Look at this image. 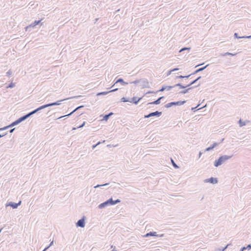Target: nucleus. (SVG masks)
<instances>
[{"label": "nucleus", "instance_id": "39", "mask_svg": "<svg viewBox=\"0 0 251 251\" xmlns=\"http://www.w3.org/2000/svg\"><path fill=\"white\" fill-rule=\"evenodd\" d=\"M18 121L19 122V124H20L21 123H22V122L24 121L22 118V117H20L19 118H18L17 119Z\"/></svg>", "mask_w": 251, "mask_h": 251}, {"label": "nucleus", "instance_id": "62", "mask_svg": "<svg viewBox=\"0 0 251 251\" xmlns=\"http://www.w3.org/2000/svg\"><path fill=\"white\" fill-rule=\"evenodd\" d=\"M77 128V127H73V128H72V130H75V129H76Z\"/></svg>", "mask_w": 251, "mask_h": 251}, {"label": "nucleus", "instance_id": "46", "mask_svg": "<svg viewBox=\"0 0 251 251\" xmlns=\"http://www.w3.org/2000/svg\"><path fill=\"white\" fill-rule=\"evenodd\" d=\"M152 236H155V237H157L158 234L155 231H152Z\"/></svg>", "mask_w": 251, "mask_h": 251}, {"label": "nucleus", "instance_id": "30", "mask_svg": "<svg viewBox=\"0 0 251 251\" xmlns=\"http://www.w3.org/2000/svg\"><path fill=\"white\" fill-rule=\"evenodd\" d=\"M188 92V90H187L186 89H184L180 92H179V94H186Z\"/></svg>", "mask_w": 251, "mask_h": 251}, {"label": "nucleus", "instance_id": "24", "mask_svg": "<svg viewBox=\"0 0 251 251\" xmlns=\"http://www.w3.org/2000/svg\"><path fill=\"white\" fill-rule=\"evenodd\" d=\"M76 111H72L71 113L68 114H66L65 115H64V116H60L59 117H58L57 119H60L62 118H63V117H69L71 115H72L74 112H75Z\"/></svg>", "mask_w": 251, "mask_h": 251}, {"label": "nucleus", "instance_id": "16", "mask_svg": "<svg viewBox=\"0 0 251 251\" xmlns=\"http://www.w3.org/2000/svg\"><path fill=\"white\" fill-rule=\"evenodd\" d=\"M118 90V88H115V89H112V90L108 91H104V92H99L97 94V96H100V95H106L110 92H115V91H117Z\"/></svg>", "mask_w": 251, "mask_h": 251}, {"label": "nucleus", "instance_id": "33", "mask_svg": "<svg viewBox=\"0 0 251 251\" xmlns=\"http://www.w3.org/2000/svg\"><path fill=\"white\" fill-rule=\"evenodd\" d=\"M225 54H226V55L233 56L235 55L236 54V53H232L230 52H227L225 53Z\"/></svg>", "mask_w": 251, "mask_h": 251}, {"label": "nucleus", "instance_id": "11", "mask_svg": "<svg viewBox=\"0 0 251 251\" xmlns=\"http://www.w3.org/2000/svg\"><path fill=\"white\" fill-rule=\"evenodd\" d=\"M22 203V201H20L18 203H15L14 202H9L6 204V207L10 206L13 209H16Z\"/></svg>", "mask_w": 251, "mask_h": 251}, {"label": "nucleus", "instance_id": "5", "mask_svg": "<svg viewBox=\"0 0 251 251\" xmlns=\"http://www.w3.org/2000/svg\"><path fill=\"white\" fill-rule=\"evenodd\" d=\"M186 100H179L177 101L171 102L164 105L163 108H169L173 106L181 105L186 102Z\"/></svg>", "mask_w": 251, "mask_h": 251}, {"label": "nucleus", "instance_id": "2", "mask_svg": "<svg viewBox=\"0 0 251 251\" xmlns=\"http://www.w3.org/2000/svg\"><path fill=\"white\" fill-rule=\"evenodd\" d=\"M233 156V155H224L220 156L219 158L217 160H216L214 162V165L216 167H218L221 165H222L224 163H225L226 161L228 160V159H230L232 158Z\"/></svg>", "mask_w": 251, "mask_h": 251}, {"label": "nucleus", "instance_id": "63", "mask_svg": "<svg viewBox=\"0 0 251 251\" xmlns=\"http://www.w3.org/2000/svg\"><path fill=\"white\" fill-rule=\"evenodd\" d=\"M226 245H228V247H230L231 245V243L228 244Z\"/></svg>", "mask_w": 251, "mask_h": 251}, {"label": "nucleus", "instance_id": "56", "mask_svg": "<svg viewBox=\"0 0 251 251\" xmlns=\"http://www.w3.org/2000/svg\"><path fill=\"white\" fill-rule=\"evenodd\" d=\"M221 56H226V54H225V53H221L220 54Z\"/></svg>", "mask_w": 251, "mask_h": 251}, {"label": "nucleus", "instance_id": "37", "mask_svg": "<svg viewBox=\"0 0 251 251\" xmlns=\"http://www.w3.org/2000/svg\"><path fill=\"white\" fill-rule=\"evenodd\" d=\"M200 84H201V83H199L197 86H193V87H189V88H187L186 89L188 90V92H189V91H190V90L192 89L193 88H195L196 87H198V86H200Z\"/></svg>", "mask_w": 251, "mask_h": 251}, {"label": "nucleus", "instance_id": "40", "mask_svg": "<svg viewBox=\"0 0 251 251\" xmlns=\"http://www.w3.org/2000/svg\"><path fill=\"white\" fill-rule=\"evenodd\" d=\"M7 132H4L2 134H0V138L4 137L6 135H7Z\"/></svg>", "mask_w": 251, "mask_h": 251}, {"label": "nucleus", "instance_id": "7", "mask_svg": "<svg viewBox=\"0 0 251 251\" xmlns=\"http://www.w3.org/2000/svg\"><path fill=\"white\" fill-rule=\"evenodd\" d=\"M41 20H36L30 25L26 26L25 27V31L28 32L31 31L32 29L34 28L36 25H38L40 23Z\"/></svg>", "mask_w": 251, "mask_h": 251}, {"label": "nucleus", "instance_id": "12", "mask_svg": "<svg viewBox=\"0 0 251 251\" xmlns=\"http://www.w3.org/2000/svg\"><path fill=\"white\" fill-rule=\"evenodd\" d=\"M205 182H209L210 183L214 184H216L218 182V178L216 177H211L209 178L204 180Z\"/></svg>", "mask_w": 251, "mask_h": 251}, {"label": "nucleus", "instance_id": "45", "mask_svg": "<svg viewBox=\"0 0 251 251\" xmlns=\"http://www.w3.org/2000/svg\"><path fill=\"white\" fill-rule=\"evenodd\" d=\"M16 129L15 127L13 128H11L9 130V133H12L14 132V131L15 130V129Z\"/></svg>", "mask_w": 251, "mask_h": 251}, {"label": "nucleus", "instance_id": "32", "mask_svg": "<svg viewBox=\"0 0 251 251\" xmlns=\"http://www.w3.org/2000/svg\"><path fill=\"white\" fill-rule=\"evenodd\" d=\"M130 83L135 84H139V79H137V80H136L135 81H131V82H130Z\"/></svg>", "mask_w": 251, "mask_h": 251}, {"label": "nucleus", "instance_id": "51", "mask_svg": "<svg viewBox=\"0 0 251 251\" xmlns=\"http://www.w3.org/2000/svg\"><path fill=\"white\" fill-rule=\"evenodd\" d=\"M172 72H173V71H172V70H170L169 71H168V73H167V75H170L171 74V73H172Z\"/></svg>", "mask_w": 251, "mask_h": 251}, {"label": "nucleus", "instance_id": "8", "mask_svg": "<svg viewBox=\"0 0 251 251\" xmlns=\"http://www.w3.org/2000/svg\"><path fill=\"white\" fill-rule=\"evenodd\" d=\"M139 86L142 88H149L150 87L147 79L143 78L139 79Z\"/></svg>", "mask_w": 251, "mask_h": 251}, {"label": "nucleus", "instance_id": "28", "mask_svg": "<svg viewBox=\"0 0 251 251\" xmlns=\"http://www.w3.org/2000/svg\"><path fill=\"white\" fill-rule=\"evenodd\" d=\"M9 128H11V127L10 126V125H8V126H5L3 127H1L0 128V131H2V130H6V129H7Z\"/></svg>", "mask_w": 251, "mask_h": 251}, {"label": "nucleus", "instance_id": "22", "mask_svg": "<svg viewBox=\"0 0 251 251\" xmlns=\"http://www.w3.org/2000/svg\"><path fill=\"white\" fill-rule=\"evenodd\" d=\"M251 249V244H249L247 246L243 247L241 248L240 251H244L246 250H250Z\"/></svg>", "mask_w": 251, "mask_h": 251}, {"label": "nucleus", "instance_id": "9", "mask_svg": "<svg viewBox=\"0 0 251 251\" xmlns=\"http://www.w3.org/2000/svg\"><path fill=\"white\" fill-rule=\"evenodd\" d=\"M85 217L83 216L76 223V226L80 227L82 228L84 227L85 226Z\"/></svg>", "mask_w": 251, "mask_h": 251}, {"label": "nucleus", "instance_id": "15", "mask_svg": "<svg viewBox=\"0 0 251 251\" xmlns=\"http://www.w3.org/2000/svg\"><path fill=\"white\" fill-rule=\"evenodd\" d=\"M163 99H164V97L163 96L159 97L158 99H157L156 100L151 102H148L147 105H150V104H159L160 103L161 100Z\"/></svg>", "mask_w": 251, "mask_h": 251}, {"label": "nucleus", "instance_id": "6", "mask_svg": "<svg viewBox=\"0 0 251 251\" xmlns=\"http://www.w3.org/2000/svg\"><path fill=\"white\" fill-rule=\"evenodd\" d=\"M201 78V76H200L199 77H198L196 79H195V80H193L192 81H191L189 84L186 85V86H184V85H183L181 83H178L176 84H175V86H178V87H179L181 89H184V88H187L188 87H189L191 85H192L193 84L196 83L199 80H200V79Z\"/></svg>", "mask_w": 251, "mask_h": 251}, {"label": "nucleus", "instance_id": "52", "mask_svg": "<svg viewBox=\"0 0 251 251\" xmlns=\"http://www.w3.org/2000/svg\"><path fill=\"white\" fill-rule=\"evenodd\" d=\"M107 114L108 115L109 117H110L111 116L113 115L114 114V113L113 112H110Z\"/></svg>", "mask_w": 251, "mask_h": 251}, {"label": "nucleus", "instance_id": "48", "mask_svg": "<svg viewBox=\"0 0 251 251\" xmlns=\"http://www.w3.org/2000/svg\"><path fill=\"white\" fill-rule=\"evenodd\" d=\"M164 237V234H158L157 237Z\"/></svg>", "mask_w": 251, "mask_h": 251}, {"label": "nucleus", "instance_id": "26", "mask_svg": "<svg viewBox=\"0 0 251 251\" xmlns=\"http://www.w3.org/2000/svg\"><path fill=\"white\" fill-rule=\"evenodd\" d=\"M100 116H102V115H101ZM110 117H109L108 114H105L104 116H103L102 119L101 120V121H107Z\"/></svg>", "mask_w": 251, "mask_h": 251}, {"label": "nucleus", "instance_id": "27", "mask_svg": "<svg viewBox=\"0 0 251 251\" xmlns=\"http://www.w3.org/2000/svg\"><path fill=\"white\" fill-rule=\"evenodd\" d=\"M152 231H150L148 233H147L146 234L144 235L143 236V237H145V238H146V237H150V236H152Z\"/></svg>", "mask_w": 251, "mask_h": 251}, {"label": "nucleus", "instance_id": "43", "mask_svg": "<svg viewBox=\"0 0 251 251\" xmlns=\"http://www.w3.org/2000/svg\"><path fill=\"white\" fill-rule=\"evenodd\" d=\"M192 75H193L192 73L187 75H183V78H188Z\"/></svg>", "mask_w": 251, "mask_h": 251}, {"label": "nucleus", "instance_id": "59", "mask_svg": "<svg viewBox=\"0 0 251 251\" xmlns=\"http://www.w3.org/2000/svg\"><path fill=\"white\" fill-rule=\"evenodd\" d=\"M203 64H204V63H202V64H199V65H197L195 67H198V66H201V65H203Z\"/></svg>", "mask_w": 251, "mask_h": 251}, {"label": "nucleus", "instance_id": "14", "mask_svg": "<svg viewBox=\"0 0 251 251\" xmlns=\"http://www.w3.org/2000/svg\"><path fill=\"white\" fill-rule=\"evenodd\" d=\"M38 111H31L30 112L25 114V115H24L22 116H21L23 119L24 121H25V120H26L27 118H28L29 117H30L31 116L33 115V114H35L37 112H38Z\"/></svg>", "mask_w": 251, "mask_h": 251}, {"label": "nucleus", "instance_id": "58", "mask_svg": "<svg viewBox=\"0 0 251 251\" xmlns=\"http://www.w3.org/2000/svg\"><path fill=\"white\" fill-rule=\"evenodd\" d=\"M48 249V247H46L42 251H46Z\"/></svg>", "mask_w": 251, "mask_h": 251}, {"label": "nucleus", "instance_id": "64", "mask_svg": "<svg viewBox=\"0 0 251 251\" xmlns=\"http://www.w3.org/2000/svg\"><path fill=\"white\" fill-rule=\"evenodd\" d=\"M226 245H228V247H230L231 245V243L228 244Z\"/></svg>", "mask_w": 251, "mask_h": 251}, {"label": "nucleus", "instance_id": "23", "mask_svg": "<svg viewBox=\"0 0 251 251\" xmlns=\"http://www.w3.org/2000/svg\"><path fill=\"white\" fill-rule=\"evenodd\" d=\"M19 123L17 119L15 121L12 122L9 125L11 127H12L15 126L19 125Z\"/></svg>", "mask_w": 251, "mask_h": 251}, {"label": "nucleus", "instance_id": "18", "mask_svg": "<svg viewBox=\"0 0 251 251\" xmlns=\"http://www.w3.org/2000/svg\"><path fill=\"white\" fill-rule=\"evenodd\" d=\"M118 83H120L122 85L128 84V83L125 82L122 78H119L116 81L112 87H113L116 84Z\"/></svg>", "mask_w": 251, "mask_h": 251}, {"label": "nucleus", "instance_id": "20", "mask_svg": "<svg viewBox=\"0 0 251 251\" xmlns=\"http://www.w3.org/2000/svg\"><path fill=\"white\" fill-rule=\"evenodd\" d=\"M201 104H197L196 106H193V107H191L190 108V110H201V109L207 106V104H205V105H203L202 106H201V107H200L199 108H197Z\"/></svg>", "mask_w": 251, "mask_h": 251}, {"label": "nucleus", "instance_id": "49", "mask_svg": "<svg viewBox=\"0 0 251 251\" xmlns=\"http://www.w3.org/2000/svg\"><path fill=\"white\" fill-rule=\"evenodd\" d=\"M53 241H52L50 243V245L47 247H48V249H49L50 246H51L53 245Z\"/></svg>", "mask_w": 251, "mask_h": 251}, {"label": "nucleus", "instance_id": "13", "mask_svg": "<svg viewBox=\"0 0 251 251\" xmlns=\"http://www.w3.org/2000/svg\"><path fill=\"white\" fill-rule=\"evenodd\" d=\"M177 86H175L174 85V86H166V85H163L162 87H161V88L157 92H163L164 91H165V90H167V91H170L174 87H176Z\"/></svg>", "mask_w": 251, "mask_h": 251}, {"label": "nucleus", "instance_id": "34", "mask_svg": "<svg viewBox=\"0 0 251 251\" xmlns=\"http://www.w3.org/2000/svg\"><path fill=\"white\" fill-rule=\"evenodd\" d=\"M234 38H238V39H241L242 38H241L242 36H239L237 33H235L234 34Z\"/></svg>", "mask_w": 251, "mask_h": 251}, {"label": "nucleus", "instance_id": "4", "mask_svg": "<svg viewBox=\"0 0 251 251\" xmlns=\"http://www.w3.org/2000/svg\"><path fill=\"white\" fill-rule=\"evenodd\" d=\"M142 98L133 97L131 99L128 98L123 97L121 99V101L123 102H129L135 104H138V102L141 100Z\"/></svg>", "mask_w": 251, "mask_h": 251}, {"label": "nucleus", "instance_id": "3", "mask_svg": "<svg viewBox=\"0 0 251 251\" xmlns=\"http://www.w3.org/2000/svg\"><path fill=\"white\" fill-rule=\"evenodd\" d=\"M68 99H63V100H58L57 101H56V102H51V103H48V104H44L43 105H41V106H40L37 108H36L34 110H42L44 108H47L48 107H50V106H54V105H60L61 104V101H63L65 100H68Z\"/></svg>", "mask_w": 251, "mask_h": 251}, {"label": "nucleus", "instance_id": "31", "mask_svg": "<svg viewBox=\"0 0 251 251\" xmlns=\"http://www.w3.org/2000/svg\"><path fill=\"white\" fill-rule=\"evenodd\" d=\"M15 84L12 82L7 86V88H13Z\"/></svg>", "mask_w": 251, "mask_h": 251}, {"label": "nucleus", "instance_id": "44", "mask_svg": "<svg viewBox=\"0 0 251 251\" xmlns=\"http://www.w3.org/2000/svg\"><path fill=\"white\" fill-rule=\"evenodd\" d=\"M228 247V245H226L224 248L221 249V251H225Z\"/></svg>", "mask_w": 251, "mask_h": 251}, {"label": "nucleus", "instance_id": "54", "mask_svg": "<svg viewBox=\"0 0 251 251\" xmlns=\"http://www.w3.org/2000/svg\"><path fill=\"white\" fill-rule=\"evenodd\" d=\"M97 146V145H96V144L93 145L92 146V149H95Z\"/></svg>", "mask_w": 251, "mask_h": 251}, {"label": "nucleus", "instance_id": "55", "mask_svg": "<svg viewBox=\"0 0 251 251\" xmlns=\"http://www.w3.org/2000/svg\"><path fill=\"white\" fill-rule=\"evenodd\" d=\"M202 153L201 152V151H200V152H199V158H200V157H201V155Z\"/></svg>", "mask_w": 251, "mask_h": 251}, {"label": "nucleus", "instance_id": "10", "mask_svg": "<svg viewBox=\"0 0 251 251\" xmlns=\"http://www.w3.org/2000/svg\"><path fill=\"white\" fill-rule=\"evenodd\" d=\"M161 114H162L161 111L159 112V111H155V112H153L149 113L148 115H145L144 118H149L150 117H154V116L158 117H159L160 116H161Z\"/></svg>", "mask_w": 251, "mask_h": 251}, {"label": "nucleus", "instance_id": "57", "mask_svg": "<svg viewBox=\"0 0 251 251\" xmlns=\"http://www.w3.org/2000/svg\"><path fill=\"white\" fill-rule=\"evenodd\" d=\"M80 97H81V96H77L74 97L73 98H80Z\"/></svg>", "mask_w": 251, "mask_h": 251}, {"label": "nucleus", "instance_id": "19", "mask_svg": "<svg viewBox=\"0 0 251 251\" xmlns=\"http://www.w3.org/2000/svg\"><path fill=\"white\" fill-rule=\"evenodd\" d=\"M249 122V121H248V120H246V121H242V120L241 119H240L238 121V123L240 127H242L243 126H246V124Z\"/></svg>", "mask_w": 251, "mask_h": 251}, {"label": "nucleus", "instance_id": "50", "mask_svg": "<svg viewBox=\"0 0 251 251\" xmlns=\"http://www.w3.org/2000/svg\"><path fill=\"white\" fill-rule=\"evenodd\" d=\"M178 70H179V68H175L172 69V70L173 72H174V71H178Z\"/></svg>", "mask_w": 251, "mask_h": 251}, {"label": "nucleus", "instance_id": "35", "mask_svg": "<svg viewBox=\"0 0 251 251\" xmlns=\"http://www.w3.org/2000/svg\"><path fill=\"white\" fill-rule=\"evenodd\" d=\"M172 161L173 162V165L175 168L177 169L179 168V167L174 162V160L172 159Z\"/></svg>", "mask_w": 251, "mask_h": 251}, {"label": "nucleus", "instance_id": "36", "mask_svg": "<svg viewBox=\"0 0 251 251\" xmlns=\"http://www.w3.org/2000/svg\"><path fill=\"white\" fill-rule=\"evenodd\" d=\"M85 124H86V122H83L82 123V124L80 125H79L77 127V128H82L85 125Z\"/></svg>", "mask_w": 251, "mask_h": 251}, {"label": "nucleus", "instance_id": "61", "mask_svg": "<svg viewBox=\"0 0 251 251\" xmlns=\"http://www.w3.org/2000/svg\"><path fill=\"white\" fill-rule=\"evenodd\" d=\"M221 251V249L219 248V249H218L217 250V251Z\"/></svg>", "mask_w": 251, "mask_h": 251}, {"label": "nucleus", "instance_id": "17", "mask_svg": "<svg viewBox=\"0 0 251 251\" xmlns=\"http://www.w3.org/2000/svg\"><path fill=\"white\" fill-rule=\"evenodd\" d=\"M220 144V143H218L217 142H214L212 145H211L210 146H209V147L206 148L205 149V151H211L214 148L216 147L217 146H218Z\"/></svg>", "mask_w": 251, "mask_h": 251}, {"label": "nucleus", "instance_id": "21", "mask_svg": "<svg viewBox=\"0 0 251 251\" xmlns=\"http://www.w3.org/2000/svg\"><path fill=\"white\" fill-rule=\"evenodd\" d=\"M209 66V64H207L206 65V66L203 67H201V68H199L198 69L196 70L194 73H192L193 75H195L197 73H198L199 72H201L202 71H203L205 69H206L208 66Z\"/></svg>", "mask_w": 251, "mask_h": 251}, {"label": "nucleus", "instance_id": "25", "mask_svg": "<svg viewBox=\"0 0 251 251\" xmlns=\"http://www.w3.org/2000/svg\"><path fill=\"white\" fill-rule=\"evenodd\" d=\"M109 184V183H106L103 184H98V185H96L95 186H94V188H99V187H101L102 186H107Z\"/></svg>", "mask_w": 251, "mask_h": 251}, {"label": "nucleus", "instance_id": "47", "mask_svg": "<svg viewBox=\"0 0 251 251\" xmlns=\"http://www.w3.org/2000/svg\"><path fill=\"white\" fill-rule=\"evenodd\" d=\"M83 107V106H79L75 107L74 109V110H79V109H80V108Z\"/></svg>", "mask_w": 251, "mask_h": 251}, {"label": "nucleus", "instance_id": "60", "mask_svg": "<svg viewBox=\"0 0 251 251\" xmlns=\"http://www.w3.org/2000/svg\"><path fill=\"white\" fill-rule=\"evenodd\" d=\"M100 142H98L96 145H97V146H98V145H100Z\"/></svg>", "mask_w": 251, "mask_h": 251}, {"label": "nucleus", "instance_id": "41", "mask_svg": "<svg viewBox=\"0 0 251 251\" xmlns=\"http://www.w3.org/2000/svg\"><path fill=\"white\" fill-rule=\"evenodd\" d=\"M178 78H183V75H180L179 76H176L175 79H177Z\"/></svg>", "mask_w": 251, "mask_h": 251}, {"label": "nucleus", "instance_id": "29", "mask_svg": "<svg viewBox=\"0 0 251 251\" xmlns=\"http://www.w3.org/2000/svg\"><path fill=\"white\" fill-rule=\"evenodd\" d=\"M190 50V48L184 47L180 50L179 52H181L184 50Z\"/></svg>", "mask_w": 251, "mask_h": 251}, {"label": "nucleus", "instance_id": "53", "mask_svg": "<svg viewBox=\"0 0 251 251\" xmlns=\"http://www.w3.org/2000/svg\"><path fill=\"white\" fill-rule=\"evenodd\" d=\"M224 140H225V138H222L219 143H220V144L221 143H222L224 141Z\"/></svg>", "mask_w": 251, "mask_h": 251}, {"label": "nucleus", "instance_id": "1", "mask_svg": "<svg viewBox=\"0 0 251 251\" xmlns=\"http://www.w3.org/2000/svg\"><path fill=\"white\" fill-rule=\"evenodd\" d=\"M121 201L120 199L113 200L112 198H111L103 202L100 204L98 206V207L100 209H102L107 206L115 205L118 203H120Z\"/></svg>", "mask_w": 251, "mask_h": 251}, {"label": "nucleus", "instance_id": "42", "mask_svg": "<svg viewBox=\"0 0 251 251\" xmlns=\"http://www.w3.org/2000/svg\"><path fill=\"white\" fill-rule=\"evenodd\" d=\"M242 38H247V39H250L251 38V35H250V36H242Z\"/></svg>", "mask_w": 251, "mask_h": 251}, {"label": "nucleus", "instance_id": "38", "mask_svg": "<svg viewBox=\"0 0 251 251\" xmlns=\"http://www.w3.org/2000/svg\"><path fill=\"white\" fill-rule=\"evenodd\" d=\"M12 74V72L9 70L7 73H6V75L8 76H9L11 74Z\"/></svg>", "mask_w": 251, "mask_h": 251}]
</instances>
